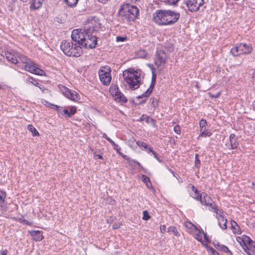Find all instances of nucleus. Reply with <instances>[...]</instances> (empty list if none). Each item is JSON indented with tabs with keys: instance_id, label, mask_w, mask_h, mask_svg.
Masks as SVG:
<instances>
[{
	"instance_id": "nucleus-1",
	"label": "nucleus",
	"mask_w": 255,
	"mask_h": 255,
	"mask_svg": "<svg viewBox=\"0 0 255 255\" xmlns=\"http://www.w3.org/2000/svg\"><path fill=\"white\" fill-rule=\"evenodd\" d=\"M87 26L84 28L74 29L71 34V41L63 40L61 42L60 49L68 56L78 57L83 54L82 48L92 49L97 44L96 33L103 30L99 19L88 18Z\"/></svg>"
},
{
	"instance_id": "nucleus-2",
	"label": "nucleus",
	"mask_w": 255,
	"mask_h": 255,
	"mask_svg": "<svg viewBox=\"0 0 255 255\" xmlns=\"http://www.w3.org/2000/svg\"><path fill=\"white\" fill-rule=\"evenodd\" d=\"M139 15V9L135 6L128 3L121 5L117 16L118 21L123 23L134 21Z\"/></svg>"
},
{
	"instance_id": "nucleus-3",
	"label": "nucleus",
	"mask_w": 255,
	"mask_h": 255,
	"mask_svg": "<svg viewBox=\"0 0 255 255\" xmlns=\"http://www.w3.org/2000/svg\"><path fill=\"white\" fill-rule=\"evenodd\" d=\"M253 50L251 44L245 43L237 44L236 46L232 48L230 50L231 54L234 56H239L241 55H247L250 54Z\"/></svg>"
},
{
	"instance_id": "nucleus-4",
	"label": "nucleus",
	"mask_w": 255,
	"mask_h": 255,
	"mask_svg": "<svg viewBox=\"0 0 255 255\" xmlns=\"http://www.w3.org/2000/svg\"><path fill=\"white\" fill-rule=\"evenodd\" d=\"M168 59L165 51L157 48L155 54L153 57L154 63L158 69L160 67L163 68L167 63Z\"/></svg>"
},
{
	"instance_id": "nucleus-5",
	"label": "nucleus",
	"mask_w": 255,
	"mask_h": 255,
	"mask_svg": "<svg viewBox=\"0 0 255 255\" xmlns=\"http://www.w3.org/2000/svg\"><path fill=\"white\" fill-rule=\"evenodd\" d=\"M111 68L109 66H102L99 70L98 74L101 83L105 86L110 85L112 80Z\"/></svg>"
},
{
	"instance_id": "nucleus-6",
	"label": "nucleus",
	"mask_w": 255,
	"mask_h": 255,
	"mask_svg": "<svg viewBox=\"0 0 255 255\" xmlns=\"http://www.w3.org/2000/svg\"><path fill=\"white\" fill-rule=\"evenodd\" d=\"M184 3L190 12H195L199 10L200 7L206 8L204 6L205 0H184Z\"/></svg>"
},
{
	"instance_id": "nucleus-7",
	"label": "nucleus",
	"mask_w": 255,
	"mask_h": 255,
	"mask_svg": "<svg viewBox=\"0 0 255 255\" xmlns=\"http://www.w3.org/2000/svg\"><path fill=\"white\" fill-rule=\"evenodd\" d=\"M236 240L243 250L252 248L255 249V241H253L248 236L244 235L241 237H237Z\"/></svg>"
},
{
	"instance_id": "nucleus-8",
	"label": "nucleus",
	"mask_w": 255,
	"mask_h": 255,
	"mask_svg": "<svg viewBox=\"0 0 255 255\" xmlns=\"http://www.w3.org/2000/svg\"><path fill=\"white\" fill-rule=\"evenodd\" d=\"M58 88L60 92L67 98L73 101H77L80 99L79 95L75 91L71 90L63 85H59Z\"/></svg>"
},
{
	"instance_id": "nucleus-9",
	"label": "nucleus",
	"mask_w": 255,
	"mask_h": 255,
	"mask_svg": "<svg viewBox=\"0 0 255 255\" xmlns=\"http://www.w3.org/2000/svg\"><path fill=\"white\" fill-rule=\"evenodd\" d=\"M165 9L157 10L153 14V21L159 25H167Z\"/></svg>"
},
{
	"instance_id": "nucleus-10",
	"label": "nucleus",
	"mask_w": 255,
	"mask_h": 255,
	"mask_svg": "<svg viewBox=\"0 0 255 255\" xmlns=\"http://www.w3.org/2000/svg\"><path fill=\"white\" fill-rule=\"evenodd\" d=\"M111 95L114 97L115 100L119 103H127L128 99L125 95L119 90L117 85L111 86L110 88Z\"/></svg>"
},
{
	"instance_id": "nucleus-11",
	"label": "nucleus",
	"mask_w": 255,
	"mask_h": 255,
	"mask_svg": "<svg viewBox=\"0 0 255 255\" xmlns=\"http://www.w3.org/2000/svg\"><path fill=\"white\" fill-rule=\"evenodd\" d=\"M167 25H172L176 23L180 17L179 12L170 9H165Z\"/></svg>"
},
{
	"instance_id": "nucleus-12",
	"label": "nucleus",
	"mask_w": 255,
	"mask_h": 255,
	"mask_svg": "<svg viewBox=\"0 0 255 255\" xmlns=\"http://www.w3.org/2000/svg\"><path fill=\"white\" fill-rule=\"evenodd\" d=\"M213 212L216 214V218L218 220V225L223 230L227 228V220L224 216V211L222 209L219 210L217 208Z\"/></svg>"
},
{
	"instance_id": "nucleus-13",
	"label": "nucleus",
	"mask_w": 255,
	"mask_h": 255,
	"mask_svg": "<svg viewBox=\"0 0 255 255\" xmlns=\"http://www.w3.org/2000/svg\"><path fill=\"white\" fill-rule=\"evenodd\" d=\"M135 71V70L134 69L129 68L125 70L123 73L124 80L129 85L130 88L131 84H133V77L132 76V75H134Z\"/></svg>"
},
{
	"instance_id": "nucleus-14",
	"label": "nucleus",
	"mask_w": 255,
	"mask_h": 255,
	"mask_svg": "<svg viewBox=\"0 0 255 255\" xmlns=\"http://www.w3.org/2000/svg\"><path fill=\"white\" fill-rule=\"evenodd\" d=\"M142 71L140 69H137L135 70L133 77V84L130 85V89L132 90H135L138 88L140 85V77Z\"/></svg>"
},
{
	"instance_id": "nucleus-15",
	"label": "nucleus",
	"mask_w": 255,
	"mask_h": 255,
	"mask_svg": "<svg viewBox=\"0 0 255 255\" xmlns=\"http://www.w3.org/2000/svg\"><path fill=\"white\" fill-rule=\"evenodd\" d=\"M229 143H226V146L229 149H237L239 145L238 138L234 133H231L229 136Z\"/></svg>"
},
{
	"instance_id": "nucleus-16",
	"label": "nucleus",
	"mask_w": 255,
	"mask_h": 255,
	"mask_svg": "<svg viewBox=\"0 0 255 255\" xmlns=\"http://www.w3.org/2000/svg\"><path fill=\"white\" fill-rule=\"evenodd\" d=\"M70 110L67 109H63L60 111V114L65 119H68L75 115L77 112V108L75 106H71L69 108Z\"/></svg>"
},
{
	"instance_id": "nucleus-17",
	"label": "nucleus",
	"mask_w": 255,
	"mask_h": 255,
	"mask_svg": "<svg viewBox=\"0 0 255 255\" xmlns=\"http://www.w3.org/2000/svg\"><path fill=\"white\" fill-rule=\"evenodd\" d=\"M29 234L32 237V239L36 242H39L44 238L42 236V232L41 231H30Z\"/></svg>"
},
{
	"instance_id": "nucleus-18",
	"label": "nucleus",
	"mask_w": 255,
	"mask_h": 255,
	"mask_svg": "<svg viewBox=\"0 0 255 255\" xmlns=\"http://www.w3.org/2000/svg\"><path fill=\"white\" fill-rule=\"evenodd\" d=\"M44 0H29L30 2V9L36 10L41 7Z\"/></svg>"
},
{
	"instance_id": "nucleus-19",
	"label": "nucleus",
	"mask_w": 255,
	"mask_h": 255,
	"mask_svg": "<svg viewBox=\"0 0 255 255\" xmlns=\"http://www.w3.org/2000/svg\"><path fill=\"white\" fill-rule=\"evenodd\" d=\"M231 228L234 234H241L242 233L241 229L236 221L231 220L230 221Z\"/></svg>"
},
{
	"instance_id": "nucleus-20",
	"label": "nucleus",
	"mask_w": 255,
	"mask_h": 255,
	"mask_svg": "<svg viewBox=\"0 0 255 255\" xmlns=\"http://www.w3.org/2000/svg\"><path fill=\"white\" fill-rule=\"evenodd\" d=\"M194 232L195 238L199 242L203 243V234H204L203 231L202 230H199L197 227H195Z\"/></svg>"
},
{
	"instance_id": "nucleus-21",
	"label": "nucleus",
	"mask_w": 255,
	"mask_h": 255,
	"mask_svg": "<svg viewBox=\"0 0 255 255\" xmlns=\"http://www.w3.org/2000/svg\"><path fill=\"white\" fill-rule=\"evenodd\" d=\"M202 196L200 201L202 205L206 206L213 200L212 198L205 192H202Z\"/></svg>"
},
{
	"instance_id": "nucleus-22",
	"label": "nucleus",
	"mask_w": 255,
	"mask_h": 255,
	"mask_svg": "<svg viewBox=\"0 0 255 255\" xmlns=\"http://www.w3.org/2000/svg\"><path fill=\"white\" fill-rule=\"evenodd\" d=\"M214 246L217 250L224 252L225 253H228L231 255H233L232 252L230 250H229V249L227 246L222 244H220L219 243L214 244Z\"/></svg>"
},
{
	"instance_id": "nucleus-23",
	"label": "nucleus",
	"mask_w": 255,
	"mask_h": 255,
	"mask_svg": "<svg viewBox=\"0 0 255 255\" xmlns=\"http://www.w3.org/2000/svg\"><path fill=\"white\" fill-rule=\"evenodd\" d=\"M5 55L6 59L8 61H10L13 64H17L18 62V60L14 55L11 53L10 52H5Z\"/></svg>"
},
{
	"instance_id": "nucleus-24",
	"label": "nucleus",
	"mask_w": 255,
	"mask_h": 255,
	"mask_svg": "<svg viewBox=\"0 0 255 255\" xmlns=\"http://www.w3.org/2000/svg\"><path fill=\"white\" fill-rule=\"evenodd\" d=\"M6 197V193L5 191L0 190V207L2 210H5L3 205L5 198Z\"/></svg>"
},
{
	"instance_id": "nucleus-25",
	"label": "nucleus",
	"mask_w": 255,
	"mask_h": 255,
	"mask_svg": "<svg viewBox=\"0 0 255 255\" xmlns=\"http://www.w3.org/2000/svg\"><path fill=\"white\" fill-rule=\"evenodd\" d=\"M167 232L170 234H173L177 238L180 236V234L178 232L177 227L175 226H171L167 228Z\"/></svg>"
},
{
	"instance_id": "nucleus-26",
	"label": "nucleus",
	"mask_w": 255,
	"mask_h": 255,
	"mask_svg": "<svg viewBox=\"0 0 255 255\" xmlns=\"http://www.w3.org/2000/svg\"><path fill=\"white\" fill-rule=\"evenodd\" d=\"M35 67L36 66H34V63L32 62L26 63L24 65L25 70L32 74Z\"/></svg>"
},
{
	"instance_id": "nucleus-27",
	"label": "nucleus",
	"mask_w": 255,
	"mask_h": 255,
	"mask_svg": "<svg viewBox=\"0 0 255 255\" xmlns=\"http://www.w3.org/2000/svg\"><path fill=\"white\" fill-rule=\"evenodd\" d=\"M148 55V52L143 49H139L136 53V56L140 58H146Z\"/></svg>"
},
{
	"instance_id": "nucleus-28",
	"label": "nucleus",
	"mask_w": 255,
	"mask_h": 255,
	"mask_svg": "<svg viewBox=\"0 0 255 255\" xmlns=\"http://www.w3.org/2000/svg\"><path fill=\"white\" fill-rule=\"evenodd\" d=\"M27 129H28V130L31 132L32 135L33 136H35L39 135L38 131L32 125H28L27 126Z\"/></svg>"
},
{
	"instance_id": "nucleus-29",
	"label": "nucleus",
	"mask_w": 255,
	"mask_h": 255,
	"mask_svg": "<svg viewBox=\"0 0 255 255\" xmlns=\"http://www.w3.org/2000/svg\"><path fill=\"white\" fill-rule=\"evenodd\" d=\"M206 206L208 207L209 210L212 212H213V211H215L218 208V206L213 200H212L209 203L207 204Z\"/></svg>"
},
{
	"instance_id": "nucleus-30",
	"label": "nucleus",
	"mask_w": 255,
	"mask_h": 255,
	"mask_svg": "<svg viewBox=\"0 0 255 255\" xmlns=\"http://www.w3.org/2000/svg\"><path fill=\"white\" fill-rule=\"evenodd\" d=\"M66 4L71 7H74L76 6L79 0H64Z\"/></svg>"
},
{
	"instance_id": "nucleus-31",
	"label": "nucleus",
	"mask_w": 255,
	"mask_h": 255,
	"mask_svg": "<svg viewBox=\"0 0 255 255\" xmlns=\"http://www.w3.org/2000/svg\"><path fill=\"white\" fill-rule=\"evenodd\" d=\"M136 144L142 149L145 150L148 148V144L141 140H137Z\"/></svg>"
},
{
	"instance_id": "nucleus-32",
	"label": "nucleus",
	"mask_w": 255,
	"mask_h": 255,
	"mask_svg": "<svg viewBox=\"0 0 255 255\" xmlns=\"http://www.w3.org/2000/svg\"><path fill=\"white\" fill-rule=\"evenodd\" d=\"M47 103H48V107L52 108L55 111H56L58 113L60 114V111H61L62 107L59 106L58 105H56L54 104H51L50 103H48V102H46Z\"/></svg>"
},
{
	"instance_id": "nucleus-33",
	"label": "nucleus",
	"mask_w": 255,
	"mask_h": 255,
	"mask_svg": "<svg viewBox=\"0 0 255 255\" xmlns=\"http://www.w3.org/2000/svg\"><path fill=\"white\" fill-rule=\"evenodd\" d=\"M203 129H201V133L200 134L199 136H201L202 137H209L211 135L212 132L208 130H203L202 131Z\"/></svg>"
},
{
	"instance_id": "nucleus-34",
	"label": "nucleus",
	"mask_w": 255,
	"mask_h": 255,
	"mask_svg": "<svg viewBox=\"0 0 255 255\" xmlns=\"http://www.w3.org/2000/svg\"><path fill=\"white\" fill-rule=\"evenodd\" d=\"M194 166L196 168L199 169L201 166L200 160L199 159V154L196 153L195 155V164Z\"/></svg>"
},
{
	"instance_id": "nucleus-35",
	"label": "nucleus",
	"mask_w": 255,
	"mask_h": 255,
	"mask_svg": "<svg viewBox=\"0 0 255 255\" xmlns=\"http://www.w3.org/2000/svg\"><path fill=\"white\" fill-rule=\"evenodd\" d=\"M33 74L40 76H43L45 74V72L44 70L36 67Z\"/></svg>"
},
{
	"instance_id": "nucleus-36",
	"label": "nucleus",
	"mask_w": 255,
	"mask_h": 255,
	"mask_svg": "<svg viewBox=\"0 0 255 255\" xmlns=\"http://www.w3.org/2000/svg\"><path fill=\"white\" fill-rule=\"evenodd\" d=\"M144 120L145 121V122L147 124H148L149 122H151V123H152L153 127L156 126L155 120L152 118H150L149 116L146 115Z\"/></svg>"
},
{
	"instance_id": "nucleus-37",
	"label": "nucleus",
	"mask_w": 255,
	"mask_h": 255,
	"mask_svg": "<svg viewBox=\"0 0 255 255\" xmlns=\"http://www.w3.org/2000/svg\"><path fill=\"white\" fill-rule=\"evenodd\" d=\"M151 104L154 109L158 106V100L156 98H151Z\"/></svg>"
},
{
	"instance_id": "nucleus-38",
	"label": "nucleus",
	"mask_w": 255,
	"mask_h": 255,
	"mask_svg": "<svg viewBox=\"0 0 255 255\" xmlns=\"http://www.w3.org/2000/svg\"><path fill=\"white\" fill-rule=\"evenodd\" d=\"M180 0H164V1L166 4L170 5L176 4Z\"/></svg>"
},
{
	"instance_id": "nucleus-39",
	"label": "nucleus",
	"mask_w": 255,
	"mask_h": 255,
	"mask_svg": "<svg viewBox=\"0 0 255 255\" xmlns=\"http://www.w3.org/2000/svg\"><path fill=\"white\" fill-rule=\"evenodd\" d=\"M150 94L151 93H150V91L146 90V91H145L142 95L138 96L137 98L141 99L142 98H147L148 97Z\"/></svg>"
},
{
	"instance_id": "nucleus-40",
	"label": "nucleus",
	"mask_w": 255,
	"mask_h": 255,
	"mask_svg": "<svg viewBox=\"0 0 255 255\" xmlns=\"http://www.w3.org/2000/svg\"><path fill=\"white\" fill-rule=\"evenodd\" d=\"M142 213V219L143 220L147 221L150 218L151 216L149 215V213L147 210L143 211Z\"/></svg>"
},
{
	"instance_id": "nucleus-41",
	"label": "nucleus",
	"mask_w": 255,
	"mask_h": 255,
	"mask_svg": "<svg viewBox=\"0 0 255 255\" xmlns=\"http://www.w3.org/2000/svg\"><path fill=\"white\" fill-rule=\"evenodd\" d=\"M34 86L38 87L42 93H44L45 91L47 90L45 88V86L44 85L41 84L39 82H36L35 84H34Z\"/></svg>"
},
{
	"instance_id": "nucleus-42",
	"label": "nucleus",
	"mask_w": 255,
	"mask_h": 255,
	"mask_svg": "<svg viewBox=\"0 0 255 255\" xmlns=\"http://www.w3.org/2000/svg\"><path fill=\"white\" fill-rule=\"evenodd\" d=\"M141 180L145 184L150 181L149 178L146 175L143 174L141 176Z\"/></svg>"
},
{
	"instance_id": "nucleus-43",
	"label": "nucleus",
	"mask_w": 255,
	"mask_h": 255,
	"mask_svg": "<svg viewBox=\"0 0 255 255\" xmlns=\"http://www.w3.org/2000/svg\"><path fill=\"white\" fill-rule=\"evenodd\" d=\"M207 250L211 252V255H220L219 253L214 248L207 247Z\"/></svg>"
},
{
	"instance_id": "nucleus-44",
	"label": "nucleus",
	"mask_w": 255,
	"mask_h": 255,
	"mask_svg": "<svg viewBox=\"0 0 255 255\" xmlns=\"http://www.w3.org/2000/svg\"><path fill=\"white\" fill-rule=\"evenodd\" d=\"M207 124V121L205 119H202L199 122V126L201 129H203L204 127H205Z\"/></svg>"
},
{
	"instance_id": "nucleus-45",
	"label": "nucleus",
	"mask_w": 255,
	"mask_h": 255,
	"mask_svg": "<svg viewBox=\"0 0 255 255\" xmlns=\"http://www.w3.org/2000/svg\"><path fill=\"white\" fill-rule=\"evenodd\" d=\"M26 81L29 82V83H30L34 85V84H35L36 82H38L35 79V78H34L33 77H31V76H28V77L26 79Z\"/></svg>"
},
{
	"instance_id": "nucleus-46",
	"label": "nucleus",
	"mask_w": 255,
	"mask_h": 255,
	"mask_svg": "<svg viewBox=\"0 0 255 255\" xmlns=\"http://www.w3.org/2000/svg\"><path fill=\"white\" fill-rule=\"evenodd\" d=\"M202 193L201 194H194V195L192 196V197L196 200L197 201H200L201 200L202 197Z\"/></svg>"
},
{
	"instance_id": "nucleus-47",
	"label": "nucleus",
	"mask_w": 255,
	"mask_h": 255,
	"mask_svg": "<svg viewBox=\"0 0 255 255\" xmlns=\"http://www.w3.org/2000/svg\"><path fill=\"white\" fill-rule=\"evenodd\" d=\"M244 251L248 255H255V252L252 249H248V250H244Z\"/></svg>"
},
{
	"instance_id": "nucleus-48",
	"label": "nucleus",
	"mask_w": 255,
	"mask_h": 255,
	"mask_svg": "<svg viewBox=\"0 0 255 255\" xmlns=\"http://www.w3.org/2000/svg\"><path fill=\"white\" fill-rule=\"evenodd\" d=\"M153 155L154 156V157L159 162L162 163L163 162L162 159L155 152H153Z\"/></svg>"
},
{
	"instance_id": "nucleus-49",
	"label": "nucleus",
	"mask_w": 255,
	"mask_h": 255,
	"mask_svg": "<svg viewBox=\"0 0 255 255\" xmlns=\"http://www.w3.org/2000/svg\"><path fill=\"white\" fill-rule=\"evenodd\" d=\"M174 131L176 133H177L178 134H180L181 133V129H180V127L178 125H176L174 127Z\"/></svg>"
},
{
	"instance_id": "nucleus-50",
	"label": "nucleus",
	"mask_w": 255,
	"mask_h": 255,
	"mask_svg": "<svg viewBox=\"0 0 255 255\" xmlns=\"http://www.w3.org/2000/svg\"><path fill=\"white\" fill-rule=\"evenodd\" d=\"M127 39V37L126 36H125V37H122V36H117L116 37V40H117V41H118V42H124L125 41H126Z\"/></svg>"
},
{
	"instance_id": "nucleus-51",
	"label": "nucleus",
	"mask_w": 255,
	"mask_h": 255,
	"mask_svg": "<svg viewBox=\"0 0 255 255\" xmlns=\"http://www.w3.org/2000/svg\"><path fill=\"white\" fill-rule=\"evenodd\" d=\"M185 227H186V228H188V229H191L193 228L194 229V227H196V226L194 225L191 222H188L187 223L185 224Z\"/></svg>"
},
{
	"instance_id": "nucleus-52",
	"label": "nucleus",
	"mask_w": 255,
	"mask_h": 255,
	"mask_svg": "<svg viewBox=\"0 0 255 255\" xmlns=\"http://www.w3.org/2000/svg\"><path fill=\"white\" fill-rule=\"evenodd\" d=\"M103 137H105L112 145L115 144V142L109 137L105 133L104 134Z\"/></svg>"
},
{
	"instance_id": "nucleus-53",
	"label": "nucleus",
	"mask_w": 255,
	"mask_h": 255,
	"mask_svg": "<svg viewBox=\"0 0 255 255\" xmlns=\"http://www.w3.org/2000/svg\"><path fill=\"white\" fill-rule=\"evenodd\" d=\"M156 73L155 72H153L152 73V77H151V82L152 83H156Z\"/></svg>"
},
{
	"instance_id": "nucleus-54",
	"label": "nucleus",
	"mask_w": 255,
	"mask_h": 255,
	"mask_svg": "<svg viewBox=\"0 0 255 255\" xmlns=\"http://www.w3.org/2000/svg\"><path fill=\"white\" fill-rule=\"evenodd\" d=\"M146 65L150 69L151 71V72L152 73L153 72H155L156 71V69L154 67L153 64H150V63H147L146 64Z\"/></svg>"
},
{
	"instance_id": "nucleus-55",
	"label": "nucleus",
	"mask_w": 255,
	"mask_h": 255,
	"mask_svg": "<svg viewBox=\"0 0 255 255\" xmlns=\"http://www.w3.org/2000/svg\"><path fill=\"white\" fill-rule=\"evenodd\" d=\"M155 83H152L151 82V84H150V85L149 87L147 89V90L150 91V93L151 94L152 92L153 89V88H154V87L155 86Z\"/></svg>"
},
{
	"instance_id": "nucleus-56",
	"label": "nucleus",
	"mask_w": 255,
	"mask_h": 255,
	"mask_svg": "<svg viewBox=\"0 0 255 255\" xmlns=\"http://www.w3.org/2000/svg\"><path fill=\"white\" fill-rule=\"evenodd\" d=\"M160 230L162 234H164L166 232V226L165 225H160Z\"/></svg>"
},
{
	"instance_id": "nucleus-57",
	"label": "nucleus",
	"mask_w": 255,
	"mask_h": 255,
	"mask_svg": "<svg viewBox=\"0 0 255 255\" xmlns=\"http://www.w3.org/2000/svg\"><path fill=\"white\" fill-rule=\"evenodd\" d=\"M12 219L14 220V221H18L21 223H23V216L21 215V218H15V217H13L12 218Z\"/></svg>"
},
{
	"instance_id": "nucleus-58",
	"label": "nucleus",
	"mask_w": 255,
	"mask_h": 255,
	"mask_svg": "<svg viewBox=\"0 0 255 255\" xmlns=\"http://www.w3.org/2000/svg\"><path fill=\"white\" fill-rule=\"evenodd\" d=\"M167 168L172 174L174 177L177 178V177H178V175H177L173 170L170 168L168 166H167Z\"/></svg>"
},
{
	"instance_id": "nucleus-59",
	"label": "nucleus",
	"mask_w": 255,
	"mask_h": 255,
	"mask_svg": "<svg viewBox=\"0 0 255 255\" xmlns=\"http://www.w3.org/2000/svg\"><path fill=\"white\" fill-rule=\"evenodd\" d=\"M113 146L114 149L116 150L117 152H119V151L121 150V147L116 143L115 142V144H112Z\"/></svg>"
},
{
	"instance_id": "nucleus-60",
	"label": "nucleus",
	"mask_w": 255,
	"mask_h": 255,
	"mask_svg": "<svg viewBox=\"0 0 255 255\" xmlns=\"http://www.w3.org/2000/svg\"><path fill=\"white\" fill-rule=\"evenodd\" d=\"M132 161L133 162H134L135 163H136V164L139 167L141 168V170H144V168L141 165V164L139 162H138L137 161H136L135 160H133Z\"/></svg>"
},
{
	"instance_id": "nucleus-61",
	"label": "nucleus",
	"mask_w": 255,
	"mask_h": 255,
	"mask_svg": "<svg viewBox=\"0 0 255 255\" xmlns=\"http://www.w3.org/2000/svg\"><path fill=\"white\" fill-rule=\"evenodd\" d=\"M191 188H192V191L194 192V194H200L198 189L197 188H196L194 185H191Z\"/></svg>"
},
{
	"instance_id": "nucleus-62",
	"label": "nucleus",
	"mask_w": 255,
	"mask_h": 255,
	"mask_svg": "<svg viewBox=\"0 0 255 255\" xmlns=\"http://www.w3.org/2000/svg\"><path fill=\"white\" fill-rule=\"evenodd\" d=\"M146 115L142 114L141 116L140 117V118L137 120V122H142L143 121H144Z\"/></svg>"
},
{
	"instance_id": "nucleus-63",
	"label": "nucleus",
	"mask_w": 255,
	"mask_h": 255,
	"mask_svg": "<svg viewBox=\"0 0 255 255\" xmlns=\"http://www.w3.org/2000/svg\"><path fill=\"white\" fill-rule=\"evenodd\" d=\"M146 187L148 188V189H153V190H154V188H153L152 187V184H151V181H150L149 182L147 183L146 184H145Z\"/></svg>"
},
{
	"instance_id": "nucleus-64",
	"label": "nucleus",
	"mask_w": 255,
	"mask_h": 255,
	"mask_svg": "<svg viewBox=\"0 0 255 255\" xmlns=\"http://www.w3.org/2000/svg\"><path fill=\"white\" fill-rule=\"evenodd\" d=\"M145 150H146V151H147L148 153H150V152H151V153H152L153 154V152H154V151H153V149H152L151 147L149 146L148 145V148H147V149H146Z\"/></svg>"
}]
</instances>
